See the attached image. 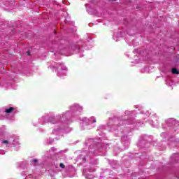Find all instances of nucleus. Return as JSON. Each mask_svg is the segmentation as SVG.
Masks as SVG:
<instances>
[{"label": "nucleus", "mask_w": 179, "mask_h": 179, "mask_svg": "<svg viewBox=\"0 0 179 179\" xmlns=\"http://www.w3.org/2000/svg\"><path fill=\"white\" fill-rule=\"evenodd\" d=\"M15 110V108L13 107H10L9 108H6L5 110V113H6V114H10L12 113V112H13Z\"/></svg>", "instance_id": "obj_1"}, {"label": "nucleus", "mask_w": 179, "mask_h": 179, "mask_svg": "<svg viewBox=\"0 0 179 179\" xmlns=\"http://www.w3.org/2000/svg\"><path fill=\"white\" fill-rule=\"evenodd\" d=\"M172 73H173V75H179V71L177 69L173 68L172 69Z\"/></svg>", "instance_id": "obj_2"}, {"label": "nucleus", "mask_w": 179, "mask_h": 179, "mask_svg": "<svg viewBox=\"0 0 179 179\" xmlns=\"http://www.w3.org/2000/svg\"><path fill=\"white\" fill-rule=\"evenodd\" d=\"M60 167H61V169H64L65 165L64 164H60Z\"/></svg>", "instance_id": "obj_3"}, {"label": "nucleus", "mask_w": 179, "mask_h": 179, "mask_svg": "<svg viewBox=\"0 0 179 179\" xmlns=\"http://www.w3.org/2000/svg\"><path fill=\"white\" fill-rule=\"evenodd\" d=\"M2 143H6V144H8V143H9V142L6 140V141H2Z\"/></svg>", "instance_id": "obj_4"}, {"label": "nucleus", "mask_w": 179, "mask_h": 179, "mask_svg": "<svg viewBox=\"0 0 179 179\" xmlns=\"http://www.w3.org/2000/svg\"><path fill=\"white\" fill-rule=\"evenodd\" d=\"M32 162H33L34 163H37V159H32Z\"/></svg>", "instance_id": "obj_5"}, {"label": "nucleus", "mask_w": 179, "mask_h": 179, "mask_svg": "<svg viewBox=\"0 0 179 179\" xmlns=\"http://www.w3.org/2000/svg\"><path fill=\"white\" fill-rule=\"evenodd\" d=\"M27 55H30V52L29 51L27 52Z\"/></svg>", "instance_id": "obj_6"}, {"label": "nucleus", "mask_w": 179, "mask_h": 179, "mask_svg": "<svg viewBox=\"0 0 179 179\" xmlns=\"http://www.w3.org/2000/svg\"><path fill=\"white\" fill-rule=\"evenodd\" d=\"M110 1H116V0H110Z\"/></svg>", "instance_id": "obj_7"}]
</instances>
